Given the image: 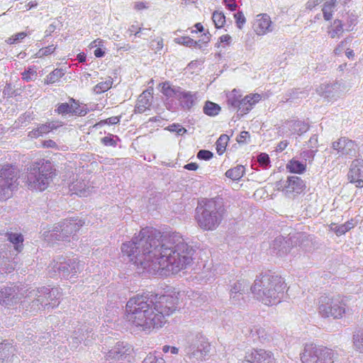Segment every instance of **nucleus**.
<instances>
[{"label":"nucleus","mask_w":363,"mask_h":363,"mask_svg":"<svg viewBox=\"0 0 363 363\" xmlns=\"http://www.w3.org/2000/svg\"><path fill=\"white\" fill-rule=\"evenodd\" d=\"M294 125L296 126V127H300L301 128L300 130L301 129L302 130L301 133H298L299 135H301L303 133L306 132L308 130V128H309L308 124L302 123V122L298 121H295L294 123Z\"/></svg>","instance_id":"obj_60"},{"label":"nucleus","mask_w":363,"mask_h":363,"mask_svg":"<svg viewBox=\"0 0 363 363\" xmlns=\"http://www.w3.org/2000/svg\"><path fill=\"white\" fill-rule=\"evenodd\" d=\"M220 111L221 107L218 104L210 101H206L203 108V113L211 117L218 115Z\"/></svg>","instance_id":"obj_32"},{"label":"nucleus","mask_w":363,"mask_h":363,"mask_svg":"<svg viewBox=\"0 0 363 363\" xmlns=\"http://www.w3.org/2000/svg\"><path fill=\"white\" fill-rule=\"evenodd\" d=\"M70 102H72V104H69L68 103H62L58 104L57 108L55 109V112L58 114H67V113H72V114H81V112H79V104H77L75 102V100L73 99H70Z\"/></svg>","instance_id":"obj_25"},{"label":"nucleus","mask_w":363,"mask_h":363,"mask_svg":"<svg viewBox=\"0 0 363 363\" xmlns=\"http://www.w3.org/2000/svg\"><path fill=\"white\" fill-rule=\"evenodd\" d=\"M249 333L253 341H259L263 344L272 342L277 335L272 328H265L260 325L252 326L250 328Z\"/></svg>","instance_id":"obj_16"},{"label":"nucleus","mask_w":363,"mask_h":363,"mask_svg":"<svg viewBox=\"0 0 363 363\" xmlns=\"http://www.w3.org/2000/svg\"><path fill=\"white\" fill-rule=\"evenodd\" d=\"M55 49H56V48L54 46V45H48L47 47L40 49L38 52V55L39 57L49 55L53 53L54 51L55 50Z\"/></svg>","instance_id":"obj_48"},{"label":"nucleus","mask_w":363,"mask_h":363,"mask_svg":"<svg viewBox=\"0 0 363 363\" xmlns=\"http://www.w3.org/2000/svg\"><path fill=\"white\" fill-rule=\"evenodd\" d=\"M242 363H255L254 360V352L253 350L250 352H247Z\"/></svg>","instance_id":"obj_58"},{"label":"nucleus","mask_w":363,"mask_h":363,"mask_svg":"<svg viewBox=\"0 0 363 363\" xmlns=\"http://www.w3.org/2000/svg\"><path fill=\"white\" fill-rule=\"evenodd\" d=\"M225 6L230 11H235L237 8V4L235 3V0H223Z\"/></svg>","instance_id":"obj_62"},{"label":"nucleus","mask_w":363,"mask_h":363,"mask_svg":"<svg viewBox=\"0 0 363 363\" xmlns=\"http://www.w3.org/2000/svg\"><path fill=\"white\" fill-rule=\"evenodd\" d=\"M65 73L62 69H55L49 74L47 75L45 79V84H52L60 81V79L64 76Z\"/></svg>","instance_id":"obj_38"},{"label":"nucleus","mask_w":363,"mask_h":363,"mask_svg":"<svg viewBox=\"0 0 363 363\" xmlns=\"http://www.w3.org/2000/svg\"><path fill=\"white\" fill-rule=\"evenodd\" d=\"M318 309L323 318H340L345 313V305L342 301L328 296L319 298Z\"/></svg>","instance_id":"obj_9"},{"label":"nucleus","mask_w":363,"mask_h":363,"mask_svg":"<svg viewBox=\"0 0 363 363\" xmlns=\"http://www.w3.org/2000/svg\"><path fill=\"white\" fill-rule=\"evenodd\" d=\"M306 167L307 165L306 163H302L294 158L290 160L286 166L288 172L298 174H303L306 170Z\"/></svg>","instance_id":"obj_28"},{"label":"nucleus","mask_w":363,"mask_h":363,"mask_svg":"<svg viewBox=\"0 0 363 363\" xmlns=\"http://www.w3.org/2000/svg\"><path fill=\"white\" fill-rule=\"evenodd\" d=\"M42 146L47 148H57L56 143L52 140H47L43 142Z\"/></svg>","instance_id":"obj_59"},{"label":"nucleus","mask_w":363,"mask_h":363,"mask_svg":"<svg viewBox=\"0 0 363 363\" xmlns=\"http://www.w3.org/2000/svg\"><path fill=\"white\" fill-rule=\"evenodd\" d=\"M113 85V79L108 77L105 81L101 82L96 84L93 91L96 94H101L109 90Z\"/></svg>","instance_id":"obj_35"},{"label":"nucleus","mask_w":363,"mask_h":363,"mask_svg":"<svg viewBox=\"0 0 363 363\" xmlns=\"http://www.w3.org/2000/svg\"><path fill=\"white\" fill-rule=\"evenodd\" d=\"M250 138V133L247 131H242L238 136L236 140L238 143H245Z\"/></svg>","instance_id":"obj_55"},{"label":"nucleus","mask_w":363,"mask_h":363,"mask_svg":"<svg viewBox=\"0 0 363 363\" xmlns=\"http://www.w3.org/2000/svg\"><path fill=\"white\" fill-rule=\"evenodd\" d=\"M225 212L221 198L202 199L196 207V218L204 227L214 225Z\"/></svg>","instance_id":"obj_5"},{"label":"nucleus","mask_w":363,"mask_h":363,"mask_svg":"<svg viewBox=\"0 0 363 363\" xmlns=\"http://www.w3.org/2000/svg\"><path fill=\"white\" fill-rule=\"evenodd\" d=\"M101 143L106 146L116 147L117 145V140L114 139V136L111 134L101 138Z\"/></svg>","instance_id":"obj_51"},{"label":"nucleus","mask_w":363,"mask_h":363,"mask_svg":"<svg viewBox=\"0 0 363 363\" xmlns=\"http://www.w3.org/2000/svg\"><path fill=\"white\" fill-rule=\"evenodd\" d=\"M236 25L239 29H242L246 23V18L242 11H238L234 14Z\"/></svg>","instance_id":"obj_47"},{"label":"nucleus","mask_w":363,"mask_h":363,"mask_svg":"<svg viewBox=\"0 0 363 363\" xmlns=\"http://www.w3.org/2000/svg\"><path fill=\"white\" fill-rule=\"evenodd\" d=\"M307 186L306 182L298 176H289L287 177L282 191L286 194L297 196L304 194Z\"/></svg>","instance_id":"obj_14"},{"label":"nucleus","mask_w":363,"mask_h":363,"mask_svg":"<svg viewBox=\"0 0 363 363\" xmlns=\"http://www.w3.org/2000/svg\"><path fill=\"white\" fill-rule=\"evenodd\" d=\"M148 8V4L145 1H136L134 4V9L138 11H140Z\"/></svg>","instance_id":"obj_57"},{"label":"nucleus","mask_w":363,"mask_h":363,"mask_svg":"<svg viewBox=\"0 0 363 363\" xmlns=\"http://www.w3.org/2000/svg\"><path fill=\"white\" fill-rule=\"evenodd\" d=\"M354 348L363 353V330H358L353 335Z\"/></svg>","instance_id":"obj_42"},{"label":"nucleus","mask_w":363,"mask_h":363,"mask_svg":"<svg viewBox=\"0 0 363 363\" xmlns=\"http://www.w3.org/2000/svg\"><path fill=\"white\" fill-rule=\"evenodd\" d=\"M178 98L181 102L189 108L194 104L195 96L190 91H182L179 93Z\"/></svg>","instance_id":"obj_41"},{"label":"nucleus","mask_w":363,"mask_h":363,"mask_svg":"<svg viewBox=\"0 0 363 363\" xmlns=\"http://www.w3.org/2000/svg\"><path fill=\"white\" fill-rule=\"evenodd\" d=\"M91 333V330H84V328H80L77 331L75 330L74 332V335L71 337L72 341L70 342V344L72 347L77 348L84 340V338L86 340L89 337V333Z\"/></svg>","instance_id":"obj_29"},{"label":"nucleus","mask_w":363,"mask_h":363,"mask_svg":"<svg viewBox=\"0 0 363 363\" xmlns=\"http://www.w3.org/2000/svg\"><path fill=\"white\" fill-rule=\"evenodd\" d=\"M357 144L346 138H341L333 143V147L338 152L345 155H354L357 151Z\"/></svg>","instance_id":"obj_20"},{"label":"nucleus","mask_w":363,"mask_h":363,"mask_svg":"<svg viewBox=\"0 0 363 363\" xmlns=\"http://www.w3.org/2000/svg\"><path fill=\"white\" fill-rule=\"evenodd\" d=\"M168 129L170 130V131H172V132H177L178 133H185L186 130L184 128H182L180 125L179 124H172L171 125H169L168 127Z\"/></svg>","instance_id":"obj_56"},{"label":"nucleus","mask_w":363,"mask_h":363,"mask_svg":"<svg viewBox=\"0 0 363 363\" xmlns=\"http://www.w3.org/2000/svg\"><path fill=\"white\" fill-rule=\"evenodd\" d=\"M178 298L172 295H158L152 292L137 294L126 303L128 322L138 330L149 333L162 328L166 317L178 308Z\"/></svg>","instance_id":"obj_2"},{"label":"nucleus","mask_w":363,"mask_h":363,"mask_svg":"<svg viewBox=\"0 0 363 363\" xmlns=\"http://www.w3.org/2000/svg\"><path fill=\"white\" fill-rule=\"evenodd\" d=\"M347 179L357 188H363V160H354L350 167Z\"/></svg>","instance_id":"obj_15"},{"label":"nucleus","mask_w":363,"mask_h":363,"mask_svg":"<svg viewBox=\"0 0 363 363\" xmlns=\"http://www.w3.org/2000/svg\"><path fill=\"white\" fill-rule=\"evenodd\" d=\"M175 42L187 47H195L197 45L198 42L193 40L189 36H182L175 39Z\"/></svg>","instance_id":"obj_44"},{"label":"nucleus","mask_w":363,"mask_h":363,"mask_svg":"<svg viewBox=\"0 0 363 363\" xmlns=\"http://www.w3.org/2000/svg\"><path fill=\"white\" fill-rule=\"evenodd\" d=\"M56 176V169L50 160L40 159L33 162L29 168L26 182L28 189L43 191L48 189Z\"/></svg>","instance_id":"obj_4"},{"label":"nucleus","mask_w":363,"mask_h":363,"mask_svg":"<svg viewBox=\"0 0 363 363\" xmlns=\"http://www.w3.org/2000/svg\"><path fill=\"white\" fill-rule=\"evenodd\" d=\"M287 241L284 238H277L274 240L273 247L274 250H277V255L281 257L287 253L289 251V245H287Z\"/></svg>","instance_id":"obj_37"},{"label":"nucleus","mask_w":363,"mask_h":363,"mask_svg":"<svg viewBox=\"0 0 363 363\" xmlns=\"http://www.w3.org/2000/svg\"><path fill=\"white\" fill-rule=\"evenodd\" d=\"M19 171L14 164H5L0 167V200L11 198L18 186Z\"/></svg>","instance_id":"obj_7"},{"label":"nucleus","mask_w":363,"mask_h":363,"mask_svg":"<svg viewBox=\"0 0 363 363\" xmlns=\"http://www.w3.org/2000/svg\"><path fill=\"white\" fill-rule=\"evenodd\" d=\"M289 240H290L291 245H298L306 252L311 251L315 247V242L313 241L311 236L302 233L291 235Z\"/></svg>","instance_id":"obj_21"},{"label":"nucleus","mask_w":363,"mask_h":363,"mask_svg":"<svg viewBox=\"0 0 363 363\" xmlns=\"http://www.w3.org/2000/svg\"><path fill=\"white\" fill-rule=\"evenodd\" d=\"M40 294H47V301L49 303L48 308H53L59 304L60 292L57 288H50L49 286L40 287Z\"/></svg>","instance_id":"obj_23"},{"label":"nucleus","mask_w":363,"mask_h":363,"mask_svg":"<svg viewBox=\"0 0 363 363\" xmlns=\"http://www.w3.org/2000/svg\"><path fill=\"white\" fill-rule=\"evenodd\" d=\"M245 174V167L242 165H238L228 169L225 172V176L233 180H239Z\"/></svg>","instance_id":"obj_36"},{"label":"nucleus","mask_w":363,"mask_h":363,"mask_svg":"<svg viewBox=\"0 0 363 363\" xmlns=\"http://www.w3.org/2000/svg\"><path fill=\"white\" fill-rule=\"evenodd\" d=\"M65 231H67L65 228H53L52 230L49 231L50 235H46L45 238L51 241L64 240L68 237Z\"/></svg>","instance_id":"obj_34"},{"label":"nucleus","mask_w":363,"mask_h":363,"mask_svg":"<svg viewBox=\"0 0 363 363\" xmlns=\"http://www.w3.org/2000/svg\"><path fill=\"white\" fill-rule=\"evenodd\" d=\"M199 166L196 162H190L184 166V168L188 170L195 171L198 169Z\"/></svg>","instance_id":"obj_64"},{"label":"nucleus","mask_w":363,"mask_h":363,"mask_svg":"<svg viewBox=\"0 0 363 363\" xmlns=\"http://www.w3.org/2000/svg\"><path fill=\"white\" fill-rule=\"evenodd\" d=\"M121 251L138 269L152 274L163 271L177 274L193 261L196 248L179 233L141 228L138 236L123 243Z\"/></svg>","instance_id":"obj_1"},{"label":"nucleus","mask_w":363,"mask_h":363,"mask_svg":"<svg viewBox=\"0 0 363 363\" xmlns=\"http://www.w3.org/2000/svg\"><path fill=\"white\" fill-rule=\"evenodd\" d=\"M24 291L15 285L6 286L0 291V304L11 306L18 303L24 295Z\"/></svg>","instance_id":"obj_13"},{"label":"nucleus","mask_w":363,"mask_h":363,"mask_svg":"<svg viewBox=\"0 0 363 363\" xmlns=\"http://www.w3.org/2000/svg\"><path fill=\"white\" fill-rule=\"evenodd\" d=\"M252 28L258 35H264L272 31V21L270 16L266 13L258 14L252 23Z\"/></svg>","instance_id":"obj_17"},{"label":"nucleus","mask_w":363,"mask_h":363,"mask_svg":"<svg viewBox=\"0 0 363 363\" xmlns=\"http://www.w3.org/2000/svg\"><path fill=\"white\" fill-rule=\"evenodd\" d=\"M14 347L9 343L0 344V363H9L14 357Z\"/></svg>","instance_id":"obj_24"},{"label":"nucleus","mask_w":363,"mask_h":363,"mask_svg":"<svg viewBox=\"0 0 363 363\" xmlns=\"http://www.w3.org/2000/svg\"><path fill=\"white\" fill-rule=\"evenodd\" d=\"M229 141V137L225 135H221L216 143V152L219 155H223L226 150Z\"/></svg>","instance_id":"obj_40"},{"label":"nucleus","mask_w":363,"mask_h":363,"mask_svg":"<svg viewBox=\"0 0 363 363\" xmlns=\"http://www.w3.org/2000/svg\"><path fill=\"white\" fill-rule=\"evenodd\" d=\"M50 267L55 273L58 272L59 275L68 278L75 276L83 269V264L77 259H69L66 260L63 257H59L57 260H54L50 265Z\"/></svg>","instance_id":"obj_10"},{"label":"nucleus","mask_w":363,"mask_h":363,"mask_svg":"<svg viewBox=\"0 0 363 363\" xmlns=\"http://www.w3.org/2000/svg\"><path fill=\"white\" fill-rule=\"evenodd\" d=\"M211 345L207 339L197 333L189 336L184 346V359L188 363H199L205 359L210 352Z\"/></svg>","instance_id":"obj_6"},{"label":"nucleus","mask_w":363,"mask_h":363,"mask_svg":"<svg viewBox=\"0 0 363 363\" xmlns=\"http://www.w3.org/2000/svg\"><path fill=\"white\" fill-rule=\"evenodd\" d=\"M257 162L262 166H267L269 164V157L267 153H261L257 157Z\"/></svg>","instance_id":"obj_54"},{"label":"nucleus","mask_w":363,"mask_h":363,"mask_svg":"<svg viewBox=\"0 0 363 363\" xmlns=\"http://www.w3.org/2000/svg\"><path fill=\"white\" fill-rule=\"evenodd\" d=\"M26 36L27 33L26 32L17 33L6 39V43L9 45L16 44L24 39Z\"/></svg>","instance_id":"obj_46"},{"label":"nucleus","mask_w":363,"mask_h":363,"mask_svg":"<svg viewBox=\"0 0 363 363\" xmlns=\"http://www.w3.org/2000/svg\"><path fill=\"white\" fill-rule=\"evenodd\" d=\"M255 363H275L272 352L264 350H254Z\"/></svg>","instance_id":"obj_26"},{"label":"nucleus","mask_w":363,"mask_h":363,"mask_svg":"<svg viewBox=\"0 0 363 363\" xmlns=\"http://www.w3.org/2000/svg\"><path fill=\"white\" fill-rule=\"evenodd\" d=\"M285 287L286 284L281 277L264 273L257 276L250 290L255 298L264 305L273 306L281 301Z\"/></svg>","instance_id":"obj_3"},{"label":"nucleus","mask_w":363,"mask_h":363,"mask_svg":"<svg viewBox=\"0 0 363 363\" xmlns=\"http://www.w3.org/2000/svg\"><path fill=\"white\" fill-rule=\"evenodd\" d=\"M231 36L228 34L222 35L219 38V43H223L225 45H230L231 43Z\"/></svg>","instance_id":"obj_61"},{"label":"nucleus","mask_w":363,"mask_h":363,"mask_svg":"<svg viewBox=\"0 0 363 363\" xmlns=\"http://www.w3.org/2000/svg\"><path fill=\"white\" fill-rule=\"evenodd\" d=\"M323 0H309L307 2V7L310 9H312L319 4H320Z\"/></svg>","instance_id":"obj_63"},{"label":"nucleus","mask_w":363,"mask_h":363,"mask_svg":"<svg viewBox=\"0 0 363 363\" xmlns=\"http://www.w3.org/2000/svg\"><path fill=\"white\" fill-rule=\"evenodd\" d=\"M245 294L230 293V299L233 304H240V301L243 300Z\"/></svg>","instance_id":"obj_53"},{"label":"nucleus","mask_w":363,"mask_h":363,"mask_svg":"<svg viewBox=\"0 0 363 363\" xmlns=\"http://www.w3.org/2000/svg\"><path fill=\"white\" fill-rule=\"evenodd\" d=\"M62 126L60 121H50L45 123L39 124L35 128L30 130L28 136L31 139H35L43 135L48 134L54 130Z\"/></svg>","instance_id":"obj_19"},{"label":"nucleus","mask_w":363,"mask_h":363,"mask_svg":"<svg viewBox=\"0 0 363 363\" xmlns=\"http://www.w3.org/2000/svg\"><path fill=\"white\" fill-rule=\"evenodd\" d=\"M120 120H121V116H113V117H110L107 119H105V120H102L100 122H99L98 123L95 124L94 125V127L97 126V125H104V124H111V125H115V124H117L120 122Z\"/></svg>","instance_id":"obj_49"},{"label":"nucleus","mask_w":363,"mask_h":363,"mask_svg":"<svg viewBox=\"0 0 363 363\" xmlns=\"http://www.w3.org/2000/svg\"><path fill=\"white\" fill-rule=\"evenodd\" d=\"M337 353L326 347L306 344L301 353L302 363H333Z\"/></svg>","instance_id":"obj_8"},{"label":"nucleus","mask_w":363,"mask_h":363,"mask_svg":"<svg viewBox=\"0 0 363 363\" xmlns=\"http://www.w3.org/2000/svg\"><path fill=\"white\" fill-rule=\"evenodd\" d=\"M212 21L217 29L223 28L226 23L225 16L223 12L216 11L212 14Z\"/></svg>","instance_id":"obj_39"},{"label":"nucleus","mask_w":363,"mask_h":363,"mask_svg":"<svg viewBox=\"0 0 363 363\" xmlns=\"http://www.w3.org/2000/svg\"><path fill=\"white\" fill-rule=\"evenodd\" d=\"M7 240L13 245L14 249L17 252L23 250V236L21 233H6Z\"/></svg>","instance_id":"obj_30"},{"label":"nucleus","mask_w":363,"mask_h":363,"mask_svg":"<svg viewBox=\"0 0 363 363\" xmlns=\"http://www.w3.org/2000/svg\"><path fill=\"white\" fill-rule=\"evenodd\" d=\"M40 291V287L32 289L26 294V297L33 298L31 303V308L33 311L44 310L46 308H48V306H49V303L47 301V294L42 295Z\"/></svg>","instance_id":"obj_18"},{"label":"nucleus","mask_w":363,"mask_h":363,"mask_svg":"<svg viewBox=\"0 0 363 363\" xmlns=\"http://www.w3.org/2000/svg\"><path fill=\"white\" fill-rule=\"evenodd\" d=\"M152 95L147 91H143L138 98L135 106V113H143L150 110L152 105Z\"/></svg>","instance_id":"obj_22"},{"label":"nucleus","mask_w":363,"mask_h":363,"mask_svg":"<svg viewBox=\"0 0 363 363\" xmlns=\"http://www.w3.org/2000/svg\"><path fill=\"white\" fill-rule=\"evenodd\" d=\"M250 283L245 279L238 280L230 285V293L245 294L247 291Z\"/></svg>","instance_id":"obj_33"},{"label":"nucleus","mask_w":363,"mask_h":363,"mask_svg":"<svg viewBox=\"0 0 363 363\" xmlns=\"http://www.w3.org/2000/svg\"><path fill=\"white\" fill-rule=\"evenodd\" d=\"M161 92L168 98L172 97L176 94V90L170 85L169 82H164L160 84Z\"/></svg>","instance_id":"obj_43"},{"label":"nucleus","mask_w":363,"mask_h":363,"mask_svg":"<svg viewBox=\"0 0 363 363\" xmlns=\"http://www.w3.org/2000/svg\"><path fill=\"white\" fill-rule=\"evenodd\" d=\"M37 74V69L34 67H30L22 73V79L26 82H29L33 78H35Z\"/></svg>","instance_id":"obj_45"},{"label":"nucleus","mask_w":363,"mask_h":363,"mask_svg":"<svg viewBox=\"0 0 363 363\" xmlns=\"http://www.w3.org/2000/svg\"><path fill=\"white\" fill-rule=\"evenodd\" d=\"M143 363H165V361L162 357H157L154 354H149L145 358Z\"/></svg>","instance_id":"obj_50"},{"label":"nucleus","mask_w":363,"mask_h":363,"mask_svg":"<svg viewBox=\"0 0 363 363\" xmlns=\"http://www.w3.org/2000/svg\"><path fill=\"white\" fill-rule=\"evenodd\" d=\"M262 99V96L259 94H250L243 99H240L235 94L228 99V104L236 108L241 115L249 113L258 102Z\"/></svg>","instance_id":"obj_11"},{"label":"nucleus","mask_w":363,"mask_h":363,"mask_svg":"<svg viewBox=\"0 0 363 363\" xmlns=\"http://www.w3.org/2000/svg\"><path fill=\"white\" fill-rule=\"evenodd\" d=\"M337 4V0H328L323 6L322 11L325 21H330Z\"/></svg>","instance_id":"obj_31"},{"label":"nucleus","mask_w":363,"mask_h":363,"mask_svg":"<svg viewBox=\"0 0 363 363\" xmlns=\"http://www.w3.org/2000/svg\"><path fill=\"white\" fill-rule=\"evenodd\" d=\"M213 154L211 151L206 150H199L197 153V157L199 160H209L213 157Z\"/></svg>","instance_id":"obj_52"},{"label":"nucleus","mask_w":363,"mask_h":363,"mask_svg":"<svg viewBox=\"0 0 363 363\" xmlns=\"http://www.w3.org/2000/svg\"><path fill=\"white\" fill-rule=\"evenodd\" d=\"M131 347L124 342H118L105 355L106 361L108 363H124L130 362Z\"/></svg>","instance_id":"obj_12"},{"label":"nucleus","mask_w":363,"mask_h":363,"mask_svg":"<svg viewBox=\"0 0 363 363\" xmlns=\"http://www.w3.org/2000/svg\"><path fill=\"white\" fill-rule=\"evenodd\" d=\"M343 23L341 20L335 19L328 27L327 33L331 38H339L343 33Z\"/></svg>","instance_id":"obj_27"}]
</instances>
